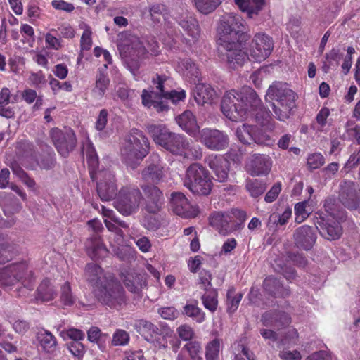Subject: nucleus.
<instances>
[{
    "instance_id": "nucleus-1",
    "label": "nucleus",
    "mask_w": 360,
    "mask_h": 360,
    "mask_svg": "<svg viewBox=\"0 0 360 360\" xmlns=\"http://www.w3.org/2000/svg\"><path fill=\"white\" fill-rule=\"evenodd\" d=\"M223 114L233 122L254 118L255 122L269 131L275 127L271 112L266 108L257 92L249 86L240 90L226 91L221 102Z\"/></svg>"
},
{
    "instance_id": "nucleus-2",
    "label": "nucleus",
    "mask_w": 360,
    "mask_h": 360,
    "mask_svg": "<svg viewBox=\"0 0 360 360\" xmlns=\"http://www.w3.org/2000/svg\"><path fill=\"white\" fill-rule=\"evenodd\" d=\"M245 21L241 16L234 13L228 14L221 21L218 32L220 34L219 50L226 57L229 68L236 70L242 67L249 59L247 53L241 49V45L247 40L245 32Z\"/></svg>"
},
{
    "instance_id": "nucleus-3",
    "label": "nucleus",
    "mask_w": 360,
    "mask_h": 360,
    "mask_svg": "<svg viewBox=\"0 0 360 360\" xmlns=\"http://www.w3.org/2000/svg\"><path fill=\"white\" fill-rule=\"evenodd\" d=\"M297 94L289 88L287 83L274 82L268 88L265 99L271 103L275 117L281 120L290 117L292 110L296 107Z\"/></svg>"
},
{
    "instance_id": "nucleus-4",
    "label": "nucleus",
    "mask_w": 360,
    "mask_h": 360,
    "mask_svg": "<svg viewBox=\"0 0 360 360\" xmlns=\"http://www.w3.org/2000/svg\"><path fill=\"white\" fill-rule=\"evenodd\" d=\"M150 143L143 131L132 129L124 137L120 148L122 162L132 169L140 165L148 154Z\"/></svg>"
},
{
    "instance_id": "nucleus-5",
    "label": "nucleus",
    "mask_w": 360,
    "mask_h": 360,
    "mask_svg": "<svg viewBox=\"0 0 360 360\" xmlns=\"http://www.w3.org/2000/svg\"><path fill=\"white\" fill-rule=\"evenodd\" d=\"M96 300L103 305L119 310L127 303L126 292L115 277H107L105 282L97 285L93 290Z\"/></svg>"
},
{
    "instance_id": "nucleus-6",
    "label": "nucleus",
    "mask_w": 360,
    "mask_h": 360,
    "mask_svg": "<svg viewBox=\"0 0 360 360\" xmlns=\"http://www.w3.org/2000/svg\"><path fill=\"white\" fill-rule=\"evenodd\" d=\"M184 185L194 195L207 196L212 187V177L200 163L191 164L186 170Z\"/></svg>"
},
{
    "instance_id": "nucleus-7",
    "label": "nucleus",
    "mask_w": 360,
    "mask_h": 360,
    "mask_svg": "<svg viewBox=\"0 0 360 360\" xmlns=\"http://www.w3.org/2000/svg\"><path fill=\"white\" fill-rule=\"evenodd\" d=\"M32 271L29 270L26 261L13 263L0 268V284L3 288L12 287L18 283H21L25 288L32 290L30 280Z\"/></svg>"
},
{
    "instance_id": "nucleus-8",
    "label": "nucleus",
    "mask_w": 360,
    "mask_h": 360,
    "mask_svg": "<svg viewBox=\"0 0 360 360\" xmlns=\"http://www.w3.org/2000/svg\"><path fill=\"white\" fill-rule=\"evenodd\" d=\"M141 199L142 193L139 188L129 184L120 188L114 206L122 215L129 216L138 211Z\"/></svg>"
},
{
    "instance_id": "nucleus-9",
    "label": "nucleus",
    "mask_w": 360,
    "mask_h": 360,
    "mask_svg": "<svg viewBox=\"0 0 360 360\" xmlns=\"http://www.w3.org/2000/svg\"><path fill=\"white\" fill-rule=\"evenodd\" d=\"M165 149L173 155L182 157L184 159L199 160L202 158L201 147L192 144L188 138L183 134L174 133Z\"/></svg>"
},
{
    "instance_id": "nucleus-10",
    "label": "nucleus",
    "mask_w": 360,
    "mask_h": 360,
    "mask_svg": "<svg viewBox=\"0 0 360 360\" xmlns=\"http://www.w3.org/2000/svg\"><path fill=\"white\" fill-rule=\"evenodd\" d=\"M50 137L58 153L64 158L68 157L77 144L75 133L70 127L64 129L53 128L50 131Z\"/></svg>"
},
{
    "instance_id": "nucleus-11",
    "label": "nucleus",
    "mask_w": 360,
    "mask_h": 360,
    "mask_svg": "<svg viewBox=\"0 0 360 360\" xmlns=\"http://www.w3.org/2000/svg\"><path fill=\"white\" fill-rule=\"evenodd\" d=\"M124 49L131 60H141L148 57V54L156 56L159 54V44L154 37L147 39V48L145 47L139 38L131 36L130 43L124 44Z\"/></svg>"
},
{
    "instance_id": "nucleus-12",
    "label": "nucleus",
    "mask_w": 360,
    "mask_h": 360,
    "mask_svg": "<svg viewBox=\"0 0 360 360\" xmlns=\"http://www.w3.org/2000/svg\"><path fill=\"white\" fill-rule=\"evenodd\" d=\"M198 134L200 142L210 150L220 151L229 146V138L224 131L204 128Z\"/></svg>"
},
{
    "instance_id": "nucleus-13",
    "label": "nucleus",
    "mask_w": 360,
    "mask_h": 360,
    "mask_svg": "<svg viewBox=\"0 0 360 360\" xmlns=\"http://www.w3.org/2000/svg\"><path fill=\"white\" fill-rule=\"evenodd\" d=\"M274 49V41L264 33L255 34L250 46V60L261 63L267 58Z\"/></svg>"
},
{
    "instance_id": "nucleus-14",
    "label": "nucleus",
    "mask_w": 360,
    "mask_h": 360,
    "mask_svg": "<svg viewBox=\"0 0 360 360\" xmlns=\"http://www.w3.org/2000/svg\"><path fill=\"white\" fill-rule=\"evenodd\" d=\"M143 194V210L149 214H158L165 204V197L162 191L155 185H142L141 186Z\"/></svg>"
},
{
    "instance_id": "nucleus-15",
    "label": "nucleus",
    "mask_w": 360,
    "mask_h": 360,
    "mask_svg": "<svg viewBox=\"0 0 360 360\" xmlns=\"http://www.w3.org/2000/svg\"><path fill=\"white\" fill-rule=\"evenodd\" d=\"M170 205L173 212L183 218H195L200 213L199 207L191 205L181 192H173L171 194Z\"/></svg>"
},
{
    "instance_id": "nucleus-16",
    "label": "nucleus",
    "mask_w": 360,
    "mask_h": 360,
    "mask_svg": "<svg viewBox=\"0 0 360 360\" xmlns=\"http://www.w3.org/2000/svg\"><path fill=\"white\" fill-rule=\"evenodd\" d=\"M87 225L94 232V234L86 243V252L92 259H96L99 257L101 252H107L101 236L98 235V233L103 231V226L101 222L96 219L88 221Z\"/></svg>"
},
{
    "instance_id": "nucleus-17",
    "label": "nucleus",
    "mask_w": 360,
    "mask_h": 360,
    "mask_svg": "<svg viewBox=\"0 0 360 360\" xmlns=\"http://www.w3.org/2000/svg\"><path fill=\"white\" fill-rule=\"evenodd\" d=\"M103 176L104 180L100 179L97 183V193L100 198L103 201H109L117 196V187L116 185V179L113 174L110 172H99L97 173L96 179Z\"/></svg>"
},
{
    "instance_id": "nucleus-18",
    "label": "nucleus",
    "mask_w": 360,
    "mask_h": 360,
    "mask_svg": "<svg viewBox=\"0 0 360 360\" xmlns=\"http://www.w3.org/2000/svg\"><path fill=\"white\" fill-rule=\"evenodd\" d=\"M120 278L128 291L133 295V299L140 300L143 297L142 290L147 286L144 275L138 273H122Z\"/></svg>"
},
{
    "instance_id": "nucleus-19",
    "label": "nucleus",
    "mask_w": 360,
    "mask_h": 360,
    "mask_svg": "<svg viewBox=\"0 0 360 360\" xmlns=\"http://www.w3.org/2000/svg\"><path fill=\"white\" fill-rule=\"evenodd\" d=\"M315 226L320 234L329 240H338L342 234V228L340 224L334 219H326L321 216L317 218Z\"/></svg>"
},
{
    "instance_id": "nucleus-20",
    "label": "nucleus",
    "mask_w": 360,
    "mask_h": 360,
    "mask_svg": "<svg viewBox=\"0 0 360 360\" xmlns=\"http://www.w3.org/2000/svg\"><path fill=\"white\" fill-rule=\"evenodd\" d=\"M316 229L308 225H302L295 231L293 239L295 244L299 248L310 250L316 241Z\"/></svg>"
},
{
    "instance_id": "nucleus-21",
    "label": "nucleus",
    "mask_w": 360,
    "mask_h": 360,
    "mask_svg": "<svg viewBox=\"0 0 360 360\" xmlns=\"http://www.w3.org/2000/svg\"><path fill=\"white\" fill-rule=\"evenodd\" d=\"M339 199L348 209H356L359 205V196L356 184L350 181H344L341 183Z\"/></svg>"
},
{
    "instance_id": "nucleus-22",
    "label": "nucleus",
    "mask_w": 360,
    "mask_h": 360,
    "mask_svg": "<svg viewBox=\"0 0 360 360\" xmlns=\"http://www.w3.org/2000/svg\"><path fill=\"white\" fill-rule=\"evenodd\" d=\"M205 162L214 173L217 180L224 182L229 176V162L221 155H210L205 158Z\"/></svg>"
},
{
    "instance_id": "nucleus-23",
    "label": "nucleus",
    "mask_w": 360,
    "mask_h": 360,
    "mask_svg": "<svg viewBox=\"0 0 360 360\" xmlns=\"http://www.w3.org/2000/svg\"><path fill=\"white\" fill-rule=\"evenodd\" d=\"M82 153L86 156L89 174L91 179L94 181L97 178V169L99 165L98 155L89 136H86L85 140L82 142Z\"/></svg>"
},
{
    "instance_id": "nucleus-24",
    "label": "nucleus",
    "mask_w": 360,
    "mask_h": 360,
    "mask_svg": "<svg viewBox=\"0 0 360 360\" xmlns=\"http://www.w3.org/2000/svg\"><path fill=\"white\" fill-rule=\"evenodd\" d=\"M209 225L217 230L219 234L226 236L233 229L230 224L231 216L222 212H214L209 217Z\"/></svg>"
},
{
    "instance_id": "nucleus-25",
    "label": "nucleus",
    "mask_w": 360,
    "mask_h": 360,
    "mask_svg": "<svg viewBox=\"0 0 360 360\" xmlns=\"http://www.w3.org/2000/svg\"><path fill=\"white\" fill-rule=\"evenodd\" d=\"M85 277L89 283L93 287V290L97 285L105 282L107 277H113L110 273H105L103 268L95 263L87 264L85 266Z\"/></svg>"
},
{
    "instance_id": "nucleus-26",
    "label": "nucleus",
    "mask_w": 360,
    "mask_h": 360,
    "mask_svg": "<svg viewBox=\"0 0 360 360\" xmlns=\"http://www.w3.org/2000/svg\"><path fill=\"white\" fill-rule=\"evenodd\" d=\"M272 161L269 155L255 154L250 162V170L252 176L266 175L271 169Z\"/></svg>"
},
{
    "instance_id": "nucleus-27",
    "label": "nucleus",
    "mask_w": 360,
    "mask_h": 360,
    "mask_svg": "<svg viewBox=\"0 0 360 360\" xmlns=\"http://www.w3.org/2000/svg\"><path fill=\"white\" fill-rule=\"evenodd\" d=\"M36 340L45 354H53L58 348L57 338L49 330H39L36 334Z\"/></svg>"
},
{
    "instance_id": "nucleus-28",
    "label": "nucleus",
    "mask_w": 360,
    "mask_h": 360,
    "mask_svg": "<svg viewBox=\"0 0 360 360\" xmlns=\"http://www.w3.org/2000/svg\"><path fill=\"white\" fill-rule=\"evenodd\" d=\"M176 122L182 130L191 136H195L200 131L196 117L190 110H186L178 115Z\"/></svg>"
},
{
    "instance_id": "nucleus-29",
    "label": "nucleus",
    "mask_w": 360,
    "mask_h": 360,
    "mask_svg": "<svg viewBox=\"0 0 360 360\" xmlns=\"http://www.w3.org/2000/svg\"><path fill=\"white\" fill-rule=\"evenodd\" d=\"M264 290L274 297H287L290 294V290L285 288L278 279L273 276H267L263 281Z\"/></svg>"
},
{
    "instance_id": "nucleus-30",
    "label": "nucleus",
    "mask_w": 360,
    "mask_h": 360,
    "mask_svg": "<svg viewBox=\"0 0 360 360\" xmlns=\"http://www.w3.org/2000/svg\"><path fill=\"white\" fill-rule=\"evenodd\" d=\"M148 134L150 135L156 144L165 148L172 137L173 132L164 124H150L147 127Z\"/></svg>"
},
{
    "instance_id": "nucleus-31",
    "label": "nucleus",
    "mask_w": 360,
    "mask_h": 360,
    "mask_svg": "<svg viewBox=\"0 0 360 360\" xmlns=\"http://www.w3.org/2000/svg\"><path fill=\"white\" fill-rule=\"evenodd\" d=\"M215 96L216 91L210 84L198 83L195 85L193 96L198 105L211 103Z\"/></svg>"
},
{
    "instance_id": "nucleus-32",
    "label": "nucleus",
    "mask_w": 360,
    "mask_h": 360,
    "mask_svg": "<svg viewBox=\"0 0 360 360\" xmlns=\"http://www.w3.org/2000/svg\"><path fill=\"white\" fill-rule=\"evenodd\" d=\"M36 292L37 300L44 302L53 300L57 295L56 288L49 278L41 281Z\"/></svg>"
},
{
    "instance_id": "nucleus-33",
    "label": "nucleus",
    "mask_w": 360,
    "mask_h": 360,
    "mask_svg": "<svg viewBox=\"0 0 360 360\" xmlns=\"http://www.w3.org/2000/svg\"><path fill=\"white\" fill-rule=\"evenodd\" d=\"M163 176V167L159 160L148 165L141 172V176L144 181H151L154 184H158L162 179Z\"/></svg>"
},
{
    "instance_id": "nucleus-34",
    "label": "nucleus",
    "mask_w": 360,
    "mask_h": 360,
    "mask_svg": "<svg viewBox=\"0 0 360 360\" xmlns=\"http://www.w3.org/2000/svg\"><path fill=\"white\" fill-rule=\"evenodd\" d=\"M179 25L193 39H196L199 37L200 32L198 22L193 15L191 14L183 15L179 21Z\"/></svg>"
},
{
    "instance_id": "nucleus-35",
    "label": "nucleus",
    "mask_w": 360,
    "mask_h": 360,
    "mask_svg": "<svg viewBox=\"0 0 360 360\" xmlns=\"http://www.w3.org/2000/svg\"><path fill=\"white\" fill-rule=\"evenodd\" d=\"M235 2L242 11L247 12L249 18L257 15L264 4V0H235Z\"/></svg>"
},
{
    "instance_id": "nucleus-36",
    "label": "nucleus",
    "mask_w": 360,
    "mask_h": 360,
    "mask_svg": "<svg viewBox=\"0 0 360 360\" xmlns=\"http://www.w3.org/2000/svg\"><path fill=\"white\" fill-rule=\"evenodd\" d=\"M181 312L198 323H202L206 320L205 313L198 307L196 300L193 303L186 304L183 307Z\"/></svg>"
},
{
    "instance_id": "nucleus-37",
    "label": "nucleus",
    "mask_w": 360,
    "mask_h": 360,
    "mask_svg": "<svg viewBox=\"0 0 360 360\" xmlns=\"http://www.w3.org/2000/svg\"><path fill=\"white\" fill-rule=\"evenodd\" d=\"M179 67L182 68L184 75L191 82H195L200 77V71L197 65L190 58L182 59L179 63Z\"/></svg>"
},
{
    "instance_id": "nucleus-38",
    "label": "nucleus",
    "mask_w": 360,
    "mask_h": 360,
    "mask_svg": "<svg viewBox=\"0 0 360 360\" xmlns=\"http://www.w3.org/2000/svg\"><path fill=\"white\" fill-rule=\"evenodd\" d=\"M267 186L264 181L257 179H248L245 183V189L252 198L261 196L266 190Z\"/></svg>"
},
{
    "instance_id": "nucleus-39",
    "label": "nucleus",
    "mask_w": 360,
    "mask_h": 360,
    "mask_svg": "<svg viewBox=\"0 0 360 360\" xmlns=\"http://www.w3.org/2000/svg\"><path fill=\"white\" fill-rule=\"evenodd\" d=\"M6 235L0 232V264H4L12 259L15 247L13 243L4 242L6 238Z\"/></svg>"
},
{
    "instance_id": "nucleus-40",
    "label": "nucleus",
    "mask_w": 360,
    "mask_h": 360,
    "mask_svg": "<svg viewBox=\"0 0 360 360\" xmlns=\"http://www.w3.org/2000/svg\"><path fill=\"white\" fill-rule=\"evenodd\" d=\"M255 131V126L243 124L237 128L236 134L241 143L250 145L254 143Z\"/></svg>"
},
{
    "instance_id": "nucleus-41",
    "label": "nucleus",
    "mask_w": 360,
    "mask_h": 360,
    "mask_svg": "<svg viewBox=\"0 0 360 360\" xmlns=\"http://www.w3.org/2000/svg\"><path fill=\"white\" fill-rule=\"evenodd\" d=\"M224 0H193L194 6L200 13L208 15L214 12Z\"/></svg>"
},
{
    "instance_id": "nucleus-42",
    "label": "nucleus",
    "mask_w": 360,
    "mask_h": 360,
    "mask_svg": "<svg viewBox=\"0 0 360 360\" xmlns=\"http://www.w3.org/2000/svg\"><path fill=\"white\" fill-rule=\"evenodd\" d=\"M202 304L211 313H214L218 307V292L215 289L205 290L201 296Z\"/></svg>"
},
{
    "instance_id": "nucleus-43",
    "label": "nucleus",
    "mask_w": 360,
    "mask_h": 360,
    "mask_svg": "<svg viewBox=\"0 0 360 360\" xmlns=\"http://www.w3.org/2000/svg\"><path fill=\"white\" fill-rule=\"evenodd\" d=\"M182 350L186 351L191 360H202V354L203 350L202 347L201 342L198 340H193L188 342H186Z\"/></svg>"
},
{
    "instance_id": "nucleus-44",
    "label": "nucleus",
    "mask_w": 360,
    "mask_h": 360,
    "mask_svg": "<svg viewBox=\"0 0 360 360\" xmlns=\"http://www.w3.org/2000/svg\"><path fill=\"white\" fill-rule=\"evenodd\" d=\"M242 298L243 294L236 293V289L233 287L228 289L226 292V306L229 314H233L238 309Z\"/></svg>"
},
{
    "instance_id": "nucleus-45",
    "label": "nucleus",
    "mask_w": 360,
    "mask_h": 360,
    "mask_svg": "<svg viewBox=\"0 0 360 360\" xmlns=\"http://www.w3.org/2000/svg\"><path fill=\"white\" fill-rule=\"evenodd\" d=\"M110 79L108 76L103 72H100L96 80L95 87L92 92L97 98H102L109 86Z\"/></svg>"
},
{
    "instance_id": "nucleus-46",
    "label": "nucleus",
    "mask_w": 360,
    "mask_h": 360,
    "mask_svg": "<svg viewBox=\"0 0 360 360\" xmlns=\"http://www.w3.org/2000/svg\"><path fill=\"white\" fill-rule=\"evenodd\" d=\"M220 349L221 341L219 338L210 341L205 346V360H220Z\"/></svg>"
},
{
    "instance_id": "nucleus-47",
    "label": "nucleus",
    "mask_w": 360,
    "mask_h": 360,
    "mask_svg": "<svg viewBox=\"0 0 360 360\" xmlns=\"http://www.w3.org/2000/svg\"><path fill=\"white\" fill-rule=\"evenodd\" d=\"M18 153L25 158L35 159V148L32 143L27 140H21L17 143L16 146Z\"/></svg>"
},
{
    "instance_id": "nucleus-48",
    "label": "nucleus",
    "mask_w": 360,
    "mask_h": 360,
    "mask_svg": "<svg viewBox=\"0 0 360 360\" xmlns=\"http://www.w3.org/2000/svg\"><path fill=\"white\" fill-rule=\"evenodd\" d=\"M41 169L49 170L54 167L56 165V155L51 150V152L44 153L39 157L38 159H34Z\"/></svg>"
},
{
    "instance_id": "nucleus-49",
    "label": "nucleus",
    "mask_w": 360,
    "mask_h": 360,
    "mask_svg": "<svg viewBox=\"0 0 360 360\" xmlns=\"http://www.w3.org/2000/svg\"><path fill=\"white\" fill-rule=\"evenodd\" d=\"M60 300L65 306H72L75 303L76 297L73 295L70 283L65 282L60 288Z\"/></svg>"
},
{
    "instance_id": "nucleus-50",
    "label": "nucleus",
    "mask_w": 360,
    "mask_h": 360,
    "mask_svg": "<svg viewBox=\"0 0 360 360\" xmlns=\"http://www.w3.org/2000/svg\"><path fill=\"white\" fill-rule=\"evenodd\" d=\"M176 332L180 340L187 342L193 341L195 335L193 328L187 323H184L178 326Z\"/></svg>"
},
{
    "instance_id": "nucleus-51",
    "label": "nucleus",
    "mask_w": 360,
    "mask_h": 360,
    "mask_svg": "<svg viewBox=\"0 0 360 360\" xmlns=\"http://www.w3.org/2000/svg\"><path fill=\"white\" fill-rule=\"evenodd\" d=\"M166 12L167 7L162 4H154L149 8L151 20L155 23H159L164 19Z\"/></svg>"
},
{
    "instance_id": "nucleus-52",
    "label": "nucleus",
    "mask_w": 360,
    "mask_h": 360,
    "mask_svg": "<svg viewBox=\"0 0 360 360\" xmlns=\"http://www.w3.org/2000/svg\"><path fill=\"white\" fill-rule=\"evenodd\" d=\"M324 163L325 158L321 153H314L308 155L307 166L310 171L320 168Z\"/></svg>"
},
{
    "instance_id": "nucleus-53",
    "label": "nucleus",
    "mask_w": 360,
    "mask_h": 360,
    "mask_svg": "<svg viewBox=\"0 0 360 360\" xmlns=\"http://www.w3.org/2000/svg\"><path fill=\"white\" fill-rule=\"evenodd\" d=\"M143 335L148 341H152L155 338L160 335L159 328L153 323L146 321L142 326Z\"/></svg>"
},
{
    "instance_id": "nucleus-54",
    "label": "nucleus",
    "mask_w": 360,
    "mask_h": 360,
    "mask_svg": "<svg viewBox=\"0 0 360 360\" xmlns=\"http://www.w3.org/2000/svg\"><path fill=\"white\" fill-rule=\"evenodd\" d=\"M254 136V143L258 145L271 146L274 142V140L271 139L269 134L256 126Z\"/></svg>"
},
{
    "instance_id": "nucleus-55",
    "label": "nucleus",
    "mask_w": 360,
    "mask_h": 360,
    "mask_svg": "<svg viewBox=\"0 0 360 360\" xmlns=\"http://www.w3.org/2000/svg\"><path fill=\"white\" fill-rule=\"evenodd\" d=\"M307 200L299 202L295 205V222L300 224L309 216V212L307 210Z\"/></svg>"
},
{
    "instance_id": "nucleus-56",
    "label": "nucleus",
    "mask_w": 360,
    "mask_h": 360,
    "mask_svg": "<svg viewBox=\"0 0 360 360\" xmlns=\"http://www.w3.org/2000/svg\"><path fill=\"white\" fill-rule=\"evenodd\" d=\"M92 31L89 26H86L80 39L81 51H89L92 47Z\"/></svg>"
},
{
    "instance_id": "nucleus-57",
    "label": "nucleus",
    "mask_w": 360,
    "mask_h": 360,
    "mask_svg": "<svg viewBox=\"0 0 360 360\" xmlns=\"http://www.w3.org/2000/svg\"><path fill=\"white\" fill-rule=\"evenodd\" d=\"M68 348L69 352L79 359H82L86 352L84 345L78 341H70L68 343Z\"/></svg>"
},
{
    "instance_id": "nucleus-58",
    "label": "nucleus",
    "mask_w": 360,
    "mask_h": 360,
    "mask_svg": "<svg viewBox=\"0 0 360 360\" xmlns=\"http://www.w3.org/2000/svg\"><path fill=\"white\" fill-rule=\"evenodd\" d=\"M277 310H269L264 312L260 321L264 326L276 328Z\"/></svg>"
},
{
    "instance_id": "nucleus-59",
    "label": "nucleus",
    "mask_w": 360,
    "mask_h": 360,
    "mask_svg": "<svg viewBox=\"0 0 360 360\" xmlns=\"http://www.w3.org/2000/svg\"><path fill=\"white\" fill-rule=\"evenodd\" d=\"M212 274L205 269H202L199 273V281L200 284V288L203 290H210L213 289L212 288Z\"/></svg>"
},
{
    "instance_id": "nucleus-60",
    "label": "nucleus",
    "mask_w": 360,
    "mask_h": 360,
    "mask_svg": "<svg viewBox=\"0 0 360 360\" xmlns=\"http://www.w3.org/2000/svg\"><path fill=\"white\" fill-rule=\"evenodd\" d=\"M166 80V77L165 75H160L156 74L155 77L153 78L152 82L154 85H155L156 89L158 91V93H155L158 97V99H162L165 98L167 93L168 91H165L164 90V83Z\"/></svg>"
},
{
    "instance_id": "nucleus-61",
    "label": "nucleus",
    "mask_w": 360,
    "mask_h": 360,
    "mask_svg": "<svg viewBox=\"0 0 360 360\" xmlns=\"http://www.w3.org/2000/svg\"><path fill=\"white\" fill-rule=\"evenodd\" d=\"M129 335L124 330H117L113 334L112 345L115 346L125 345L129 342Z\"/></svg>"
},
{
    "instance_id": "nucleus-62",
    "label": "nucleus",
    "mask_w": 360,
    "mask_h": 360,
    "mask_svg": "<svg viewBox=\"0 0 360 360\" xmlns=\"http://www.w3.org/2000/svg\"><path fill=\"white\" fill-rule=\"evenodd\" d=\"M51 4L54 9L66 13H71L75 10L74 4L65 0H53Z\"/></svg>"
},
{
    "instance_id": "nucleus-63",
    "label": "nucleus",
    "mask_w": 360,
    "mask_h": 360,
    "mask_svg": "<svg viewBox=\"0 0 360 360\" xmlns=\"http://www.w3.org/2000/svg\"><path fill=\"white\" fill-rule=\"evenodd\" d=\"M134 93V90L129 89L127 86H119L116 90V95L125 105L129 103Z\"/></svg>"
},
{
    "instance_id": "nucleus-64",
    "label": "nucleus",
    "mask_w": 360,
    "mask_h": 360,
    "mask_svg": "<svg viewBox=\"0 0 360 360\" xmlns=\"http://www.w3.org/2000/svg\"><path fill=\"white\" fill-rule=\"evenodd\" d=\"M290 323V316L283 311L277 310L276 328L281 329L288 326Z\"/></svg>"
}]
</instances>
